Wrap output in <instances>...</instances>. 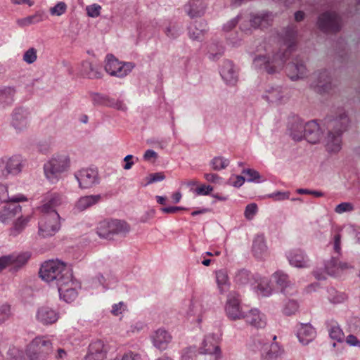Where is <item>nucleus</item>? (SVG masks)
<instances>
[{
    "instance_id": "1",
    "label": "nucleus",
    "mask_w": 360,
    "mask_h": 360,
    "mask_svg": "<svg viewBox=\"0 0 360 360\" xmlns=\"http://www.w3.org/2000/svg\"><path fill=\"white\" fill-rule=\"evenodd\" d=\"M68 274H72L71 270L65 263L58 259L45 262L39 270L41 279L56 286L65 280L66 275Z\"/></svg>"
},
{
    "instance_id": "2",
    "label": "nucleus",
    "mask_w": 360,
    "mask_h": 360,
    "mask_svg": "<svg viewBox=\"0 0 360 360\" xmlns=\"http://www.w3.org/2000/svg\"><path fill=\"white\" fill-rule=\"evenodd\" d=\"M288 133L295 141L305 138L308 142L315 143L320 139L319 126L315 122L305 124L300 120H294L289 124Z\"/></svg>"
},
{
    "instance_id": "3",
    "label": "nucleus",
    "mask_w": 360,
    "mask_h": 360,
    "mask_svg": "<svg viewBox=\"0 0 360 360\" xmlns=\"http://www.w3.org/2000/svg\"><path fill=\"white\" fill-rule=\"evenodd\" d=\"M52 349L51 340L44 336H37L27 345L25 354L29 360H46Z\"/></svg>"
},
{
    "instance_id": "4",
    "label": "nucleus",
    "mask_w": 360,
    "mask_h": 360,
    "mask_svg": "<svg viewBox=\"0 0 360 360\" xmlns=\"http://www.w3.org/2000/svg\"><path fill=\"white\" fill-rule=\"evenodd\" d=\"M250 348L252 352L260 354L261 360H278L285 354L284 348L277 342L269 343L256 340Z\"/></svg>"
},
{
    "instance_id": "5",
    "label": "nucleus",
    "mask_w": 360,
    "mask_h": 360,
    "mask_svg": "<svg viewBox=\"0 0 360 360\" xmlns=\"http://www.w3.org/2000/svg\"><path fill=\"white\" fill-rule=\"evenodd\" d=\"M130 230V226L126 221L112 219L101 223L97 233L101 238L112 239L115 236H126Z\"/></svg>"
},
{
    "instance_id": "6",
    "label": "nucleus",
    "mask_w": 360,
    "mask_h": 360,
    "mask_svg": "<svg viewBox=\"0 0 360 360\" xmlns=\"http://www.w3.org/2000/svg\"><path fill=\"white\" fill-rule=\"evenodd\" d=\"M60 229V217L53 210L49 214H44L38 223V233L42 238L54 236Z\"/></svg>"
},
{
    "instance_id": "7",
    "label": "nucleus",
    "mask_w": 360,
    "mask_h": 360,
    "mask_svg": "<svg viewBox=\"0 0 360 360\" xmlns=\"http://www.w3.org/2000/svg\"><path fill=\"white\" fill-rule=\"evenodd\" d=\"M224 311L227 318L231 321L245 319V312L243 309L241 300L238 293L231 292L228 295L224 305Z\"/></svg>"
},
{
    "instance_id": "8",
    "label": "nucleus",
    "mask_w": 360,
    "mask_h": 360,
    "mask_svg": "<svg viewBox=\"0 0 360 360\" xmlns=\"http://www.w3.org/2000/svg\"><path fill=\"white\" fill-rule=\"evenodd\" d=\"M56 287L60 298L65 302L70 303L77 298L79 285L77 281L73 279L72 274L66 275L65 280L59 283Z\"/></svg>"
},
{
    "instance_id": "9",
    "label": "nucleus",
    "mask_w": 360,
    "mask_h": 360,
    "mask_svg": "<svg viewBox=\"0 0 360 360\" xmlns=\"http://www.w3.org/2000/svg\"><path fill=\"white\" fill-rule=\"evenodd\" d=\"M199 353L207 356V360H219L221 358V352L214 335L209 334L205 337Z\"/></svg>"
},
{
    "instance_id": "10",
    "label": "nucleus",
    "mask_w": 360,
    "mask_h": 360,
    "mask_svg": "<svg viewBox=\"0 0 360 360\" xmlns=\"http://www.w3.org/2000/svg\"><path fill=\"white\" fill-rule=\"evenodd\" d=\"M70 165V158L66 155L53 157L44 166L47 178L54 177L56 174L63 172Z\"/></svg>"
},
{
    "instance_id": "11",
    "label": "nucleus",
    "mask_w": 360,
    "mask_h": 360,
    "mask_svg": "<svg viewBox=\"0 0 360 360\" xmlns=\"http://www.w3.org/2000/svg\"><path fill=\"white\" fill-rule=\"evenodd\" d=\"M131 63H122L112 55L106 57L105 62V71L112 76L124 77L133 68Z\"/></svg>"
},
{
    "instance_id": "12",
    "label": "nucleus",
    "mask_w": 360,
    "mask_h": 360,
    "mask_svg": "<svg viewBox=\"0 0 360 360\" xmlns=\"http://www.w3.org/2000/svg\"><path fill=\"white\" fill-rule=\"evenodd\" d=\"M207 309V303L202 295L193 296L188 307L186 314L194 316L198 323L202 321V314Z\"/></svg>"
},
{
    "instance_id": "13",
    "label": "nucleus",
    "mask_w": 360,
    "mask_h": 360,
    "mask_svg": "<svg viewBox=\"0 0 360 360\" xmlns=\"http://www.w3.org/2000/svg\"><path fill=\"white\" fill-rule=\"evenodd\" d=\"M150 338L153 345L160 351L167 349L172 340L170 333L164 328L155 330Z\"/></svg>"
},
{
    "instance_id": "14",
    "label": "nucleus",
    "mask_w": 360,
    "mask_h": 360,
    "mask_svg": "<svg viewBox=\"0 0 360 360\" xmlns=\"http://www.w3.org/2000/svg\"><path fill=\"white\" fill-rule=\"evenodd\" d=\"M59 316L57 310L46 306L39 308L36 314L37 320L44 326L55 323L58 320Z\"/></svg>"
},
{
    "instance_id": "15",
    "label": "nucleus",
    "mask_w": 360,
    "mask_h": 360,
    "mask_svg": "<svg viewBox=\"0 0 360 360\" xmlns=\"http://www.w3.org/2000/svg\"><path fill=\"white\" fill-rule=\"evenodd\" d=\"M22 213V207L17 204H8L0 210V222L4 225L9 224Z\"/></svg>"
},
{
    "instance_id": "16",
    "label": "nucleus",
    "mask_w": 360,
    "mask_h": 360,
    "mask_svg": "<svg viewBox=\"0 0 360 360\" xmlns=\"http://www.w3.org/2000/svg\"><path fill=\"white\" fill-rule=\"evenodd\" d=\"M244 319L247 323L257 329L264 328L267 325L266 315L257 309H252L245 313Z\"/></svg>"
},
{
    "instance_id": "17",
    "label": "nucleus",
    "mask_w": 360,
    "mask_h": 360,
    "mask_svg": "<svg viewBox=\"0 0 360 360\" xmlns=\"http://www.w3.org/2000/svg\"><path fill=\"white\" fill-rule=\"evenodd\" d=\"M107 354V347L101 340L92 342L89 346L85 360H103Z\"/></svg>"
},
{
    "instance_id": "18",
    "label": "nucleus",
    "mask_w": 360,
    "mask_h": 360,
    "mask_svg": "<svg viewBox=\"0 0 360 360\" xmlns=\"http://www.w3.org/2000/svg\"><path fill=\"white\" fill-rule=\"evenodd\" d=\"M351 268L352 266L347 262H341L335 258L328 261L325 266L326 274L332 276H339Z\"/></svg>"
},
{
    "instance_id": "19",
    "label": "nucleus",
    "mask_w": 360,
    "mask_h": 360,
    "mask_svg": "<svg viewBox=\"0 0 360 360\" xmlns=\"http://www.w3.org/2000/svg\"><path fill=\"white\" fill-rule=\"evenodd\" d=\"M287 258L290 264L294 267L307 268L309 266V260L300 250H290L287 253Z\"/></svg>"
},
{
    "instance_id": "20",
    "label": "nucleus",
    "mask_w": 360,
    "mask_h": 360,
    "mask_svg": "<svg viewBox=\"0 0 360 360\" xmlns=\"http://www.w3.org/2000/svg\"><path fill=\"white\" fill-rule=\"evenodd\" d=\"M297 337L302 345H307L315 338L316 330L311 325L302 323L297 330Z\"/></svg>"
},
{
    "instance_id": "21",
    "label": "nucleus",
    "mask_w": 360,
    "mask_h": 360,
    "mask_svg": "<svg viewBox=\"0 0 360 360\" xmlns=\"http://www.w3.org/2000/svg\"><path fill=\"white\" fill-rule=\"evenodd\" d=\"M31 219V216H22L20 214L16 217V220L13 221L12 226L9 229V235L11 236H17L20 234Z\"/></svg>"
},
{
    "instance_id": "22",
    "label": "nucleus",
    "mask_w": 360,
    "mask_h": 360,
    "mask_svg": "<svg viewBox=\"0 0 360 360\" xmlns=\"http://www.w3.org/2000/svg\"><path fill=\"white\" fill-rule=\"evenodd\" d=\"M81 75L86 78L96 79L102 76L100 68L90 61H84L80 69Z\"/></svg>"
},
{
    "instance_id": "23",
    "label": "nucleus",
    "mask_w": 360,
    "mask_h": 360,
    "mask_svg": "<svg viewBox=\"0 0 360 360\" xmlns=\"http://www.w3.org/2000/svg\"><path fill=\"white\" fill-rule=\"evenodd\" d=\"M0 167L4 166L8 174L14 175L21 170V160L19 157L14 156L1 160Z\"/></svg>"
},
{
    "instance_id": "24",
    "label": "nucleus",
    "mask_w": 360,
    "mask_h": 360,
    "mask_svg": "<svg viewBox=\"0 0 360 360\" xmlns=\"http://www.w3.org/2000/svg\"><path fill=\"white\" fill-rule=\"evenodd\" d=\"M252 252L254 255L259 259L268 255V248L263 236H257L255 238L252 243Z\"/></svg>"
},
{
    "instance_id": "25",
    "label": "nucleus",
    "mask_w": 360,
    "mask_h": 360,
    "mask_svg": "<svg viewBox=\"0 0 360 360\" xmlns=\"http://www.w3.org/2000/svg\"><path fill=\"white\" fill-rule=\"evenodd\" d=\"M101 199L100 195H87L80 198L75 205L77 212H82L96 204Z\"/></svg>"
},
{
    "instance_id": "26",
    "label": "nucleus",
    "mask_w": 360,
    "mask_h": 360,
    "mask_svg": "<svg viewBox=\"0 0 360 360\" xmlns=\"http://www.w3.org/2000/svg\"><path fill=\"white\" fill-rule=\"evenodd\" d=\"M10 259L11 266L15 268H20L25 265L30 258V254L28 252H15L8 255Z\"/></svg>"
},
{
    "instance_id": "27",
    "label": "nucleus",
    "mask_w": 360,
    "mask_h": 360,
    "mask_svg": "<svg viewBox=\"0 0 360 360\" xmlns=\"http://www.w3.org/2000/svg\"><path fill=\"white\" fill-rule=\"evenodd\" d=\"M216 282L220 293L226 292L229 287V279L226 270L220 269L215 272Z\"/></svg>"
},
{
    "instance_id": "28",
    "label": "nucleus",
    "mask_w": 360,
    "mask_h": 360,
    "mask_svg": "<svg viewBox=\"0 0 360 360\" xmlns=\"http://www.w3.org/2000/svg\"><path fill=\"white\" fill-rule=\"evenodd\" d=\"M62 198L56 194H53L51 195L50 199L41 206L40 210L41 212L44 214H49L53 210L56 211V208L63 204Z\"/></svg>"
},
{
    "instance_id": "29",
    "label": "nucleus",
    "mask_w": 360,
    "mask_h": 360,
    "mask_svg": "<svg viewBox=\"0 0 360 360\" xmlns=\"http://www.w3.org/2000/svg\"><path fill=\"white\" fill-rule=\"evenodd\" d=\"M27 198L25 197L22 194H18L16 195H9L7 188L0 184V203L2 202H24L27 201Z\"/></svg>"
},
{
    "instance_id": "30",
    "label": "nucleus",
    "mask_w": 360,
    "mask_h": 360,
    "mask_svg": "<svg viewBox=\"0 0 360 360\" xmlns=\"http://www.w3.org/2000/svg\"><path fill=\"white\" fill-rule=\"evenodd\" d=\"M328 333L330 338L338 342H342L345 340V337L342 328L334 321H331L329 323Z\"/></svg>"
},
{
    "instance_id": "31",
    "label": "nucleus",
    "mask_w": 360,
    "mask_h": 360,
    "mask_svg": "<svg viewBox=\"0 0 360 360\" xmlns=\"http://www.w3.org/2000/svg\"><path fill=\"white\" fill-rule=\"evenodd\" d=\"M272 278L283 292H285L286 288L292 286L288 275L283 271H278L275 272L272 275Z\"/></svg>"
},
{
    "instance_id": "32",
    "label": "nucleus",
    "mask_w": 360,
    "mask_h": 360,
    "mask_svg": "<svg viewBox=\"0 0 360 360\" xmlns=\"http://www.w3.org/2000/svg\"><path fill=\"white\" fill-rule=\"evenodd\" d=\"M75 176L77 180L96 179L98 177V171L96 168L92 167L83 168L77 173Z\"/></svg>"
},
{
    "instance_id": "33",
    "label": "nucleus",
    "mask_w": 360,
    "mask_h": 360,
    "mask_svg": "<svg viewBox=\"0 0 360 360\" xmlns=\"http://www.w3.org/2000/svg\"><path fill=\"white\" fill-rule=\"evenodd\" d=\"M128 311L127 303L120 301L112 305L110 313L115 316H120V319L124 316V314Z\"/></svg>"
},
{
    "instance_id": "34",
    "label": "nucleus",
    "mask_w": 360,
    "mask_h": 360,
    "mask_svg": "<svg viewBox=\"0 0 360 360\" xmlns=\"http://www.w3.org/2000/svg\"><path fill=\"white\" fill-rule=\"evenodd\" d=\"M257 292L264 297H268L272 293V288L270 286L269 281L267 278H263L257 286Z\"/></svg>"
},
{
    "instance_id": "35",
    "label": "nucleus",
    "mask_w": 360,
    "mask_h": 360,
    "mask_svg": "<svg viewBox=\"0 0 360 360\" xmlns=\"http://www.w3.org/2000/svg\"><path fill=\"white\" fill-rule=\"evenodd\" d=\"M250 280V273L245 269L238 270L235 273L234 281L238 285H245Z\"/></svg>"
},
{
    "instance_id": "36",
    "label": "nucleus",
    "mask_w": 360,
    "mask_h": 360,
    "mask_svg": "<svg viewBox=\"0 0 360 360\" xmlns=\"http://www.w3.org/2000/svg\"><path fill=\"white\" fill-rule=\"evenodd\" d=\"M242 174L243 176H236L237 180H245V179L247 180H256L261 177L257 170L250 168L244 169Z\"/></svg>"
},
{
    "instance_id": "37",
    "label": "nucleus",
    "mask_w": 360,
    "mask_h": 360,
    "mask_svg": "<svg viewBox=\"0 0 360 360\" xmlns=\"http://www.w3.org/2000/svg\"><path fill=\"white\" fill-rule=\"evenodd\" d=\"M327 147L329 150L335 152L340 148V139L339 136L329 135L327 139Z\"/></svg>"
},
{
    "instance_id": "38",
    "label": "nucleus",
    "mask_w": 360,
    "mask_h": 360,
    "mask_svg": "<svg viewBox=\"0 0 360 360\" xmlns=\"http://www.w3.org/2000/svg\"><path fill=\"white\" fill-rule=\"evenodd\" d=\"M229 163V161L223 157H215L211 161V165L214 169L221 170L224 169Z\"/></svg>"
},
{
    "instance_id": "39",
    "label": "nucleus",
    "mask_w": 360,
    "mask_h": 360,
    "mask_svg": "<svg viewBox=\"0 0 360 360\" xmlns=\"http://www.w3.org/2000/svg\"><path fill=\"white\" fill-rule=\"evenodd\" d=\"M12 315L11 306L4 303L0 305V323L7 321Z\"/></svg>"
},
{
    "instance_id": "40",
    "label": "nucleus",
    "mask_w": 360,
    "mask_h": 360,
    "mask_svg": "<svg viewBox=\"0 0 360 360\" xmlns=\"http://www.w3.org/2000/svg\"><path fill=\"white\" fill-rule=\"evenodd\" d=\"M8 360H24V353L19 348L11 347L8 351Z\"/></svg>"
},
{
    "instance_id": "41",
    "label": "nucleus",
    "mask_w": 360,
    "mask_h": 360,
    "mask_svg": "<svg viewBox=\"0 0 360 360\" xmlns=\"http://www.w3.org/2000/svg\"><path fill=\"white\" fill-rule=\"evenodd\" d=\"M197 351L195 347L185 348L181 353L180 360H195Z\"/></svg>"
},
{
    "instance_id": "42",
    "label": "nucleus",
    "mask_w": 360,
    "mask_h": 360,
    "mask_svg": "<svg viewBox=\"0 0 360 360\" xmlns=\"http://www.w3.org/2000/svg\"><path fill=\"white\" fill-rule=\"evenodd\" d=\"M329 297L328 299L332 303H340L343 302L346 299V296L345 294L342 292H337L335 289L331 288L329 290Z\"/></svg>"
},
{
    "instance_id": "43",
    "label": "nucleus",
    "mask_w": 360,
    "mask_h": 360,
    "mask_svg": "<svg viewBox=\"0 0 360 360\" xmlns=\"http://www.w3.org/2000/svg\"><path fill=\"white\" fill-rule=\"evenodd\" d=\"M354 210V205L349 202H344L338 205L335 208V212L338 214H342L345 212H349Z\"/></svg>"
},
{
    "instance_id": "44",
    "label": "nucleus",
    "mask_w": 360,
    "mask_h": 360,
    "mask_svg": "<svg viewBox=\"0 0 360 360\" xmlns=\"http://www.w3.org/2000/svg\"><path fill=\"white\" fill-rule=\"evenodd\" d=\"M298 309L297 303L294 300H289L285 304L283 312L286 315H292L295 314Z\"/></svg>"
},
{
    "instance_id": "45",
    "label": "nucleus",
    "mask_w": 360,
    "mask_h": 360,
    "mask_svg": "<svg viewBox=\"0 0 360 360\" xmlns=\"http://www.w3.org/2000/svg\"><path fill=\"white\" fill-rule=\"evenodd\" d=\"M37 58V50L34 48H30L25 53L23 60L28 64H32L36 61Z\"/></svg>"
},
{
    "instance_id": "46",
    "label": "nucleus",
    "mask_w": 360,
    "mask_h": 360,
    "mask_svg": "<svg viewBox=\"0 0 360 360\" xmlns=\"http://www.w3.org/2000/svg\"><path fill=\"white\" fill-rule=\"evenodd\" d=\"M66 9L67 6L64 2H58L51 8L50 12L53 15L60 16L66 11Z\"/></svg>"
},
{
    "instance_id": "47",
    "label": "nucleus",
    "mask_w": 360,
    "mask_h": 360,
    "mask_svg": "<svg viewBox=\"0 0 360 360\" xmlns=\"http://www.w3.org/2000/svg\"><path fill=\"white\" fill-rule=\"evenodd\" d=\"M257 212V206L255 203H251L246 206L245 210V217L248 220L253 219Z\"/></svg>"
},
{
    "instance_id": "48",
    "label": "nucleus",
    "mask_w": 360,
    "mask_h": 360,
    "mask_svg": "<svg viewBox=\"0 0 360 360\" xmlns=\"http://www.w3.org/2000/svg\"><path fill=\"white\" fill-rule=\"evenodd\" d=\"M101 7L98 4H92L86 6V10L89 17L96 18L100 15Z\"/></svg>"
},
{
    "instance_id": "49",
    "label": "nucleus",
    "mask_w": 360,
    "mask_h": 360,
    "mask_svg": "<svg viewBox=\"0 0 360 360\" xmlns=\"http://www.w3.org/2000/svg\"><path fill=\"white\" fill-rule=\"evenodd\" d=\"M213 188L210 185H201L195 189V193L198 195H208Z\"/></svg>"
},
{
    "instance_id": "50",
    "label": "nucleus",
    "mask_w": 360,
    "mask_h": 360,
    "mask_svg": "<svg viewBox=\"0 0 360 360\" xmlns=\"http://www.w3.org/2000/svg\"><path fill=\"white\" fill-rule=\"evenodd\" d=\"M116 360H141V355L138 353L129 351L124 353L120 359Z\"/></svg>"
},
{
    "instance_id": "51",
    "label": "nucleus",
    "mask_w": 360,
    "mask_h": 360,
    "mask_svg": "<svg viewBox=\"0 0 360 360\" xmlns=\"http://www.w3.org/2000/svg\"><path fill=\"white\" fill-rule=\"evenodd\" d=\"M346 343L350 346L354 347H359L360 348V340H359L354 335H349L345 338Z\"/></svg>"
},
{
    "instance_id": "52",
    "label": "nucleus",
    "mask_w": 360,
    "mask_h": 360,
    "mask_svg": "<svg viewBox=\"0 0 360 360\" xmlns=\"http://www.w3.org/2000/svg\"><path fill=\"white\" fill-rule=\"evenodd\" d=\"M110 105L118 110H127V105L124 103L122 100L117 99L111 101Z\"/></svg>"
},
{
    "instance_id": "53",
    "label": "nucleus",
    "mask_w": 360,
    "mask_h": 360,
    "mask_svg": "<svg viewBox=\"0 0 360 360\" xmlns=\"http://www.w3.org/2000/svg\"><path fill=\"white\" fill-rule=\"evenodd\" d=\"M269 198H274L276 200L288 199L289 198L288 192H275L268 195Z\"/></svg>"
},
{
    "instance_id": "54",
    "label": "nucleus",
    "mask_w": 360,
    "mask_h": 360,
    "mask_svg": "<svg viewBox=\"0 0 360 360\" xmlns=\"http://www.w3.org/2000/svg\"><path fill=\"white\" fill-rule=\"evenodd\" d=\"M144 324L141 322H136L130 326V331L133 333H139L143 329Z\"/></svg>"
},
{
    "instance_id": "55",
    "label": "nucleus",
    "mask_w": 360,
    "mask_h": 360,
    "mask_svg": "<svg viewBox=\"0 0 360 360\" xmlns=\"http://www.w3.org/2000/svg\"><path fill=\"white\" fill-rule=\"evenodd\" d=\"M9 259H10L8 258V255L0 257V271L7 266H11Z\"/></svg>"
},
{
    "instance_id": "56",
    "label": "nucleus",
    "mask_w": 360,
    "mask_h": 360,
    "mask_svg": "<svg viewBox=\"0 0 360 360\" xmlns=\"http://www.w3.org/2000/svg\"><path fill=\"white\" fill-rule=\"evenodd\" d=\"M341 238L339 234H337L334 237V245L333 248L337 253H340L341 250L340 247Z\"/></svg>"
},
{
    "instance_id": "57",
    "label": "nucleus",
    "mask_w": 360,
    "mask_h": 360,
    "mask_svg": "<svg viewBox=\"0 0 360 360\" xmlns=\"http://www.w3.org/2000/svg\"><path fill=\"white\" fill-rule=\"evenodd\" d=\"M132 158L133 156L131 155H128L124 158V161L125 162V165L124 166V169H129L132 167L134 165Z\"/></svg>"
},
{
    "instance_id": "58",
    "label": "nucleus",
    "mask_w": 360,
    "mask_h": 360,
    "mask_svg": "<svg viewBox=\"0 0 360 360\" xmlns=\"http://www.w3.org/2000/svg\"><path fill=\"white\" fill-rule=\"evenodd\" d=\"M230 70H231L230 69ZM221 75L222 77L226 81H230L233 78L232 71H229L224 68L221 69Z\"/></svg>"
},
{
    "instance_id": "59",
    "label": "nucleus",
    "mask_w": 360,
    "mask_h": 360,
    "mask_svg": "<svg viewBox=\"0 0 360 360\" xmlns=\"http://www.w3.org/2000/svg\"><path fill=\"white\" fill-rule=\"evenodd\" d=\"M181 210H183L181 207H168L162 208L161 211L164 213H176Z\"/></svg>"
},
{
    "instance_id": "60",
    "label": "nucleus",
    "mask_w": 360,
    "mask_h": 360,
    "mask_svg": "<svg viewBox=\"0 0 360 360\" xmlns=\"http://www.w3.org/2000/svg\"><path fill=\"white\" fill-rule=\"evenodd\" d=\"M167 176L162 172L155 173L150 175L148 180H164Z\"/></svg>"
},
{
    "instance_id": "61",
    "label": "nucleus",
    "mask_w": 360,
    "mask_h": 360,
    "mask_svg": "<svg viewBox=\"0 0 360 360\" xmlns=\"http://www.w3.org/2000/svg\"><path fill=\"white\" fill-rule=\"evenodd\" d=\"M157 157V153L153 150H148L144 154V158L147 160H150Z\"/></svg>"
},
{
    "instance_id": "62",
    "label": "nucleus",
    "mask_w": 360,
    "mask_h": 360,
    "mask_svg": "<svg viewBox=\"0 0 360 360\" xmlns=\"http://www.w3.org/2000/svg\"><path fill=\"white\" fill-rule=\"evenodd\" d=\"M79 186L81 188H89L93 186L94 181H79Z\"/></svg>"
},
{
    "instance_id": "63",
    "label": "nucleus",
    "mask_w": 360,
    "mask_h": 360,
    "mask_svg": "<svg viewBox=\"0 0 360 360\" xmlns=\"http://www.w3.org/2000/svg\"><path fill=\"white\" fill-rule=\"evenodd\" d=\"M172 198L173 202L174 203H177L180 201V200L181 198V193L179 191H177L172 195Z\"/></svg>"
},
{
    "instance_id": "64",
    "label": "nucleus",
    "mask_w": 360,
    "mask_h": 360,
    "mask_svg": "<svg viewBox=\"0 0 360 360\" xmlns=\"http://www.w3.org/2000/svg\"><path fill=\"white\" fill-rule=\"evenodd\" d=\"M66 352L63 349H58L57 350V354L56 355V359H63L66 356Z\"/></svg>"
}]
</instances>
